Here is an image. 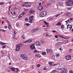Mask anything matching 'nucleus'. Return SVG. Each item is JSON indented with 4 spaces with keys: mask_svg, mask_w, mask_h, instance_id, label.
Segmentation results:
<instances>
[{
    "mask_svg": "<svg viewBox=\"0 0 73 73\" xmlns=\"http://www.w3.org/2000/svg\"><path fill=\"white\" fill-rule=\"evenodd\" d=\"M52 73H56V72H57V71H56V70H54L52 71Z\"/></svg>",
    "mask_w": 73,
    "mask_h": 73,
    "instance_id": "412c9836",
    "label": "nucleus"
},
{
    "mask_svg": "<svg viewBox=\"0 0 73 73\" xmlns=\"http://www.w3.org/2000/svg\"><path fill=\"white\" fill-rule=\"evenodd\" d=\"M33 15L29 17V20H33Z\"/></svg>",
    "mask_w": 73,
    "mask_h": 73,
    "instance_id": "ddd939ff",
    "label": "nucleus"
},
{
    "mask_svg": "<svg viewBox=\"0 0 73 73\" xmlns=\"http://www.w3.org/2000/svg\"><path fill=\"white\" fill-rule=\"evenodd\" d=\"M58 36L59 37H60L61 38H64V39H65V38L64 37V36H62L60 35H58Z\"/></svg>",
    "mask_w": 73,
    "mask_h": 73,
    "instance_id": "f3484780",
    "label": "nucleus"
},
{
    "mask_svg": "<svg viewBox=\"0 0 73 73\" xmlns=\"http://www.w3.org/2000/svg\"><path fill=\"white\" fill-rule=\"evenodd\" d=\"M60 56V54H57L56 55V57H58V56Z\"/></svg>",
    "mask_w": 73,
    "mask_h": 73,
    "instance_id": "8fccbe9b",
    "label": "nucleus"
},
{
    "mask_svg": "<svg viewBox=\"0 0 73 73\" xmlns=\"http://www.w3.org/2000/svg\"><path fill=\"white\" fill-rule=\"evenodd\" d=\"M43 7L42 6H40L38 7V9L39 11H41L42 9H43Z\"/></svg>",
    "mask_w": 73,
    "mask_h": 73,
    "instance_id": "6e6552de",
    "label": "nucleus"
},
{
    "mask_svg": "<svg viewBox=\"0 0 73 73\" xmlns=\"http://www.w3.org/2000/svg\"><path fill=\"white\" fill-rule=\"evenodd\" d=\"M61 23H60V22H59L58 24H57L56 25V26H57V25H59V26H60L61 25Z\"/></svg>",
    "mask_w": 73,
    "mask_h": 73,
    "instance_id": "2f4dec72",
    "label": "nucleus"
},
{
    "mask_svg": "<svg viewBox=\"0 0 73 73\" xmlns=\"http://www.w3.org/2000/svg\"><path fill=\"white\" fill-rule=\"evenodd\" d=\"M48 64L50 65V66H53V64H52V62H49Z\"/></svg>",
    "mask_w": 73,
    "mask_h": 73,
    "instance_id": "6ab92c4d",
    "label": "nucleus"
},
{
    "mask_svg": "<svg viewBox=\"0 0 73 73\" xmlns=\"http://www.w3.org/2000/svg\"><path fill=\"white\" fill-rule=\"evenodd\" d=\"M16 69L17 70H18V71H19V69L18 68H16Z\"/></svg>",
    "mask_w": 73,
    "mask_h": 73,
    "instance_id": "0e129e2a",
    "label": "nucleus"
},
{
    "mask_svg": "<svg viewBox=\"0 0 73 73\" xmlns=\"http://www.w3.org/2000/svg\"><path fill=\"white\" fill-rule=\"evenodd\" d=\"M70 73H73V72L72 70H70L69 71Z\"/></svg>",
    "mask_w": 73,
    "mask_h": 73,
    "instance_id": "09e8293b",
    "label": "nucleus"
},
{
    "mask_svg": "<svg viewBox=\"0 0 73 73\" xmlns=\"http://www.w3.org/2000/svg\"><path fill=\"white\" fill-rule=\"evenodd\" d=\"M25 25H27V26H29V23H26Z\"/></svg>",
    "mask_w": 73,
    "mask_h": 73,
    "instance_id": "49530a36",
    "label": "nucleus"
},
{
    "mask_svg": "<svg viewBox=\"0 0 73 73\" xmlns=\"http://www.w3.org/2000/svg\"><path fill=\"white\" fill-rule=\"evenodd\" d=\"M67 4L68 6H71L73 5V0H68L67 2Z\"/></svg>",
    "mask_w": 73,
    "mask_h": 73,
    "instance_id": "f03ea898",
    "label": "nucleus"
},
{
    "mask_svg": "<svg viewBox=\"0 0 73 73\" xmlns=\"http://www.w3.org/2000/svg\"><path fill=\"white\" fill-rule=\"evenodd\" d=\"M31 7V5H27L26 6V8H29V7Z\"/></svg>",
    "mask_w": 73,
    "mask_h": 73,
    "instance_id": "c9c22d12",
    "label": "nucleus"
},
{
    "mask_svg": "<svg viewBox=\"0 0 73 73\" xmlns=\"http://www.w3.org/2000/svg\"><path fill=\"white\" fill-rule=\"evenodd\" d=\"M68 41L67 40L65 42V43H66V44H67V43H68Z\"/></svg>",
    "mask_w": 73,
    "mask_h": 73,
    "instance_id": "680f3d73",
    "label": "nucleus"
},
{
    "mask_svg": "<svg viewBox=\"0 0 73 73\" xmlns=\"http://www.w3.org/2000/svg\"><path fill=\"white\" fill-rule=\"evenodd\" d=\"M16 51H19L20 49V47L19 44H17L16 45Z\"/></svg>",
    "mask_w": 73,
    "mask_h": 73,
    "instance_id": "423d86ee",
    "label": "nucleus"
},
{
    "mask_svg": "<svg viewBox=\"0 0 73 73\" xmlns=\"http://www.w3.org/2000/svg\"><path fill=\"white\" fill-rule=\"evenodd\" d=\"M15 69H16V68H10V69H11V70H12V71H15Z\"/></svg>",
    "mask_w": 73,
    "mask_h": 73,
    "instance_id": "aec40b11",
    "label": "nucleus"
},
{
    "mask_svg": "<svg viewBox=\"0 0 73 73\" xmlns=\"http://www.w3.org/2000/svg\"><path fill=\"white\" fill-rule=\"evenodd\" d=\"M55 38H58V36H57V35H55Z\"/></svg>",
    "mask_w": 73,
    "mask_h": 73,
    "instance_id": "3c124183",
    "label": "nucleus"
},
{
    "mask_svg": "<svg viewBox=\"0 0 73 73\" xmlns=\"http://www.w3.org/2000/svg\"><path fill=\"white\" fill-rule=\"evenodd\" d=\"M67 29H68V28H70V30L71 28H72V26L70 25H67Z\"/></svg>",
    "mask_w": 73,
    "mask_h": 73,
    "instance_id": "9d476101",
    "label": "nucleus"
},
{
    "mask_svg": "<svg viewBox=\"0 0 73 73\" xmlns=\"http://www.w3.org/2000/svg\"><path fill=\"white\" fill-rule=\"evenodd\" d=\"M19 46H20V47H21V46H22V44H20L19 45Z\"/></svg>",
    "mask_w": 73,
    "mask_h": 73,
    "instance_id": "13d9d810",
    "label": "nucleus"
},
{
    "mask_svg": "<svg viewBox=\"0 0 73 73\" xmlns=\"http://www.w3.org/2000/svg\"><path fill=\"white\" fill-rule=\"evenodd\" d=\"M61 72L62 73H67L68 70L66 68H63Z\"/></svg>",
    "mask_w": 73,
    "mask_h": 73,
    "instance_id": "20e7f679",
    "label": "nucleus"
},
{
    "mask_svg": "<svg viewBox=\"0 0 73 73\" xmlns=\"http://www.w3.org/2000/svg\"><path fill=\"white\" fill-rule=\"evenodd\" d=\"M37 66L38 67H40V65L39 64H38L37 65Z\"/></svg>",
    "mask_w": 73,
    "mask_h": 73,
    "instance_id": "864d4df0",
    "label": "nucleus"
},
{
    "mask_svg": "<svg viewBox=\"0 0 73 73\" xmlns=\"http://www.w3.org/2000/svg\"><path fill=\"white\" fill-rule=\"evenodd\" d=\"M51 58L52 59V60H54V59L55 58V56H54V55H53L51 57Z\"/></svg>",
    "mask_w": 73,
    "mask_h": 73,
    "instance_id": "7c9ffc66",
    "label": "nucleus"
},
{
    "mask_svg": "<svg viewBox=\"0 0 73 73\" xmlns=\"http://www.w3.org/2000/svg\"><path fill=\"white\" fill-rule=\"evenodd\" d=\"M39 29L38 28H37V29H34L32 31V32H36V31H38Z\"/></svg>",
    "mask_w": 73,
    "mask_h": 73,
    "instance_id": "9b49d317",
    "label": "nucleus"
},
{
    "mask_svg": "<svg viewBox=\"0 0 73 73\" xmlns=\"http://www.w3.org/2000/svg\"><path fill=\"white\" fill-rule=\"evenodd\" d=\"M25 21H28V19L27 18H26L25 19Z\"/></svg>",
    "mask_w": 73,
    "mask_h": 73,
    "instance_id": "de8ad7c7",
    "label": "nucleus"
},
{
    "mask_svg": "<svg viewBox=\"0 0 73 73\" xmlns=\"http://www.w3.org/2000/svg\"><path fill=\"white\" fill-rule=\"evenodd\" d=\"M46 51H47V53L48 54V53H49V52H50V50L48 49H47L46 50Z\"/></svg>",
    "mask_w": 73,
    "mask_h": 73,
    "instance_id": "c85d7f7f",
    "label": "nucleus"
},
{
    "mask_svg": "<svg viewBox=\"0 0 73 73\" xmlns=\"http://www.w3.org/2000/svg\"><path fill=\"white\" fill-rule=\"evenodd\" d=\"M44 24H45V25H48V23H47V22H46V21H44Z\"/></svg>",
    "mask_w": 73,
    "mask_h": 73,
    "instance_id": "72a5a7b5",
    "label": "nucleus"
},
{
    "mask_svg": "<svg viewBox=\"0 0 73 73\" xmlns=\"http://www.w3.org/2000/svg\"><path fill=\"white\" fill-rule=\"evenodd\" d=\"M50 52L51 54H52L53 53V51L52 50H50Z\"/></svg>",
    "mask_w": 73,
    "mask_h": 73,
    "instance_id": "e433bc0d",
    "label": "nucleus"
},
{
    "mask_svg": "<svg viewBox=\"0 0 73 73\" xmlns=\"http://www.w3.org/2000/svg\"><path fill=\"white\" fill-rule=\"evenodd\" d=\"M30 49H31V50H33V49H35V44H33L31 45L30 46Z\"/></svg>",
    "mask_w": 73,
    "mask_h": 73,
    "instance_id": "0eeeda50",
    "label": "nucleus"
},
{
    "mask_svg": "<svg viewBox=\"0 0 73 73\" xmlns=\"http://www.w3.org/2000/svg\"><path fill=\"white\" fill-rule=\"evenodd\" d=\"M50 4H48L47 5V7H49V6H50Z\"/></svg>",
    "mask_w": 73,
    "mask_h": 73,
    "instance_id": "603ef678",
    "label": "nucleus"
},
{
    "mask_svg": "<svg viewBox=\"0 0 73 73\" xmlns=\"http://www.w3.org/2000/svg\"><path fill=\"white\" fill-rule=\"evenodd\" d=\"M73 50V49H70V52H72V50Z\"/></svg>",
    "mask_w": 73,
    "mask_h": 73,
    "instance_id": "e2e57ef3",
    "label": "nucleus"
},
{
    "mask_svg": "<svg viewBox=\"0 0 73 73\" xmlns=\"http://www.w3.org/2000/svg\"><path fill=\"white\" fill-rule=\"evenodd\" d=\"M73 19V18H70V20L71 21H72V20Z\"/></svg>",
    "mask_w": 73,
    "mask_h": 73,
    "instance_id": "774afa93",
    "label": "nucleus"
},
{
    "mask_svg": "<svg viewBox=\"0 0 73 73\" xmlns=\"http://www.w3.org/2000/svg\"><path fill=\"white\" fill-rule=\"evenodd\" d=\"M22 15H25V12H24V11H23L22 12V13L21 14Z\"/></svg>",
    "mask_w": 73,
    "mask_h": 73,
    "instance_id": "58836bf2",
    "label": "nucleus"
},
{
    "mask_svg": "<svg viewBox=\"0 0 73 73\" xmlns=\"http://www.w3.org/2000/svg\"><path fill=\"white\" fill-rule=\"evenodd\" d=\"M60 15H61L60 14H57L56 15V17H58V16H60Z\"/></svg>",
    "mask_w": 73,
    "mask_h": 73,
    "instance_id": "c03bdc74",
    "label": "nucleus"
},
{
    "mask_svg": "<svg viewBox=\"0 0 73 73\" xmlns=\"http://www.w3.org/2000/svg\"><path fill=\"white\" fill-rule=\"evenodd\" d=\"M35 12V11L34 10H30V11L29 12V13H30V14H32Z\"/></svg>",
    "mask_w": 73,
    "mask_h": 73,
    "instance_id": "f8f14e48",
    "label": "nucleus"
},
{
    "mask_svg": "<svg viewBox=\"0 0 73 73\" xmlns=\"http://www.w3.org/2000/svg\"><path fill=\"white\" fill-rule=\"evenodd\" d=\"M6 21H7V23H9V24H10V23H9V21H8V20H6Z\"/></svg>",
    "mask_w": 73,
    "mask_h": 73,
    "instance_id": "6e6d98bb",
    "label": "nucleus"
},
{
    "mask_svg": "<svg viewBox=\"0 0 73 73\" xmlns=\"http://www.w3.org/2000/svg\"><path fill=\"white\" fill-rule=\"evenodd\" d=\"M58 4L59 5H60L61 6H62V2H59Z\"/></svg>",
    "mask_w": 73,
    "mask_h": 73,
    "instance_id": "5701e85b",
    "label": "nucleus"
},
{
    "mask_svg": "<svg viewBox=\"0 0 73 73\" xmlns=\"http://www.w3.org/2000/svg\"><path fill=\"white\" fill-rule=\"evenodd\" d=\"M47 12L45 11H42L40 15V17H45L46 15Z\"/></svg>",
    "mask_w": 73,
    "mask_h": 73,
    "instance_id": "f257e3e1",
    "label": "nucleus"
},
{
    "mask_svg": "<svg viewBox=\"0 0 73 73\" xmlns=\"http://www.w3.org/2000/svg\"><path fill=\"white\" fill-rule=\"evenodd\" d=\"M35 57H40L38 54H36L35 55Z\"/></svg>",
    "mask_w": 73,
    "mask_h": 73,
    "instance_id": "f704fd0d",
    "label": "nucleus"
},
{
    "mask_svg": "<svg viewBox=\"0 0 73 73\" xmlns=\"http://www.w3.org/2000/svg\"><path fill=\"white\" fill-rule=\"evenodd\" d=\"M36 46H41V43L40 42L38 41L36 42Z\"/></svg>",
    "mask_w": 73,
    "mask_h": 73,
    "instance_id": "1a4fd4ad",
    "label": "nucleus"
},
{
    "mask_svg": "<svg viewBox=\"0 0 73 73\" xmlns=\"http://www.w3.org/2000/svg\"><path fill=\"white\" fill-rule=\"evenodd\" d=\"M72 8V7H68V9H69L70 10V9H71Z\"/></svg>",
    "mask_w": 73,
    "mask_h": 73,
    "instance_id": "bf43d9fd",
    "label": "nucleus"
},
{
    "mask_svg": "<svg viewBox=\"0 0 73 73\" xmlns=\"http://www.w3.org/2000/svg\"><path fill=\"white\" fill-rule=\"evenodd\" d=\"M24 11H28V9H26V8H25L24 9Z\"/></svg>",
    "mask_w": 73,
    "mask_h": 73,
    "instance_id": "4c0bfd02",
    "label": "nucleus"
},
{
    "mask_svg": "<svg viewBox=\"0 0 73 73\" xmlns=\"http://www.w3.org/2000/svg\"><path fill=\"white\" fill-rule=\"evenodd\" d=\"M3 4H4V2L0 3V5H3Z\"/></svg>",
    "mask_w": 73,
    "mask_h": 73,
    "instance_id": "79ce46f5",
    "label": "nucleus"
},
{
    "mask_svg": "<svg viewBox=\"0 0 73 73\" xmlns=\"http://www.w3.org/2000/svg\"><path fill=\"white\" fill-rule=\"evenodd\" d=\"M27 42H32V40H27Z\"/></svg>",
    "mask_w": 73,
    "mask_h": 73,
    "instance_id": "c756f323",
    "label": "nucleus"
},
{
    "mask_svg": "<svg viewBox=\"0 0 73 73\" xmlns=\"http://www.w3.org/2000/svg\"><path fill=\"white\" fill-rule=\"evenodd\" d=\"M40 42L42 44H44V43H45V41L42 40H40Z\"/></svg>",
    "mask_w": 73,
    "mask_h": 73,
    "instance_id": "4be33fe9",
    "label": "nucleus"
},
{
    "mask_svg": "<svg viewBox=\"0 0 73 73\" xmlns=\"http://www.w3.org/2000/svg\"><path fill=\"white\" fill-rule=\"evenodd\" d=\"M21 57L22 59H23L24 60H27V59H28V57H27V56L25 54H21Z\"/></svg>",
    "mask_w": 73,
    "mask_h": 73,
    "instance_id": "7ed1b4c3",
    "label": "nucleus"
},
{
    "mask_svg": "<svg viewBox=\"0 0 73 73\" xmlns=\"http://www.w3.org/2000/svg\"><path fill=\"white\" fill-rule=\"evenodd\" d=\"M1 44H2V45H5V44H6V43L3 42H1Z\"/></svg>",
    "mask_w": 73,
    "mask_h": 73,
    "instance_id": "ea45409f",
    "label": "nucleus"
},
{
    "mask_svg": "<svg viewBox=\"0 0 73 73\" xmlns=\"http://www.w3.org/2000/svg\"><path fill=\"white\" fill-rule=\"evenodd\" d=\"M24 42V44H26L27 42H27V40H26L25 42Z\"/></svg>",
    "mask_w": 73,
    "mask_h": 73,
    "instance_id": "052dcab7",
    "label": "nucleus"
},
{
    "mask_svg": "<svg viewBox=\"0 0 73 73\" xmlns=\"http://www.w3.org/2000/svg\"><path fill=\"white\" fill-rule=\"evenodd\" d=\"M23 16V15L22 14L20 15L19 17V18H21V17H22Z\"/></svg>",
    "mask_w": 73,
    "mask_h": 73,
    "instance_id": "473e14b6",
    "label": "nucleus"
},
{
    "mask_svg": "<svg viewBox=\"0 0 73 73\" xmlns=\"http://www.w3.org/2000/svg\"><path fill=\"white\" fill-rule=\"evenodd\" d=\"M61 28L62 29H64V25H61Z\"/></svg>",
    "mask_w": 73,
    "mask_h": 73,
    "instance_id": "bb28decb",
    "label": "nucleus"
},
{
    "mask_svg": "<svg viewBox=\"0 0 73 73\" xmlns=\"http://www.w3.org/2000/svg\"><path fill=\"white\" fill-rule=\"evenodd\" d=\"M56 46H58V47L59 46V45H60V42H57V43H56Z\"/></svg>",
    "mask_w": 73,
    "mask_h": 73,
    "instance_id": "2eb2a0df",
    "label": "nucleus"
},
{
    "mask_svg": "<svg viewBox=\"0 0 73 73\" xmlns=\"http://www.w3.org/2000/svg\"><path fill=\"white\" fill-rule=\"evenodd\" d=\"M47 69L46 68H43V70H47Z\"/></svg>",
    "mask_w": 73,
    "mask_h": 73,
    "instance_id": "5fc2aeb1",
    "label": "nucleus"
},
{
    "mask_svg": "<svg viewBox=\"0 0 73 73\" xmlns=\"http://www.w3.org/2000/svg\"><path fill=\"white\" fill-rule=\"evenodd\" d=\"M34 52H36V53H39V51L37 50H34Z\"/></svg>",
    "mask_w": 73,
    "mask_h": 73,
    "instance_id": "a878e982",
    "label": "nucleus"
},
{
    "mask_svg": "<svg viewBox=\"0 0 73 73\" xmlns=\"http://www.w3.org/2000/svg\"><path fill=\"white\" fill-rule=\"evenodd\" d=\"M15 73H18V72H19V71L17 70V71H15Z\"/></svg>",
    "mask_w": 73,
    "mask_h": 73,
    "instance_id": "69168bd1",
    "label": "nucleus"
},
{
    "mask_svg": "<svg viewBox=\"0 0 73 73\" xmlns=\"http://www.w3.org/2000/svg\"><path fill=\"white\" fill-rule=\"evenodd\" d=\"M32 21H33V20H30V21H29V22L30 23H32Z\"/></svg>",
    "mask_w": 73,
    "mask_h": 73,
    "instance_id": "a18cd8bd",
    "label": "nucleus"
},
{
    "mask_svg": "<svg viewBox=\"0 0 73 73\" xmlns=\"http://www.w3.org/2000/svg\"><path fill=\"white\" fill-rule=\"evenodd\" d=\"M16 27L19 28V27L20 26H19V23H17L16 24Z\"/></svg>",
    "mask_w": 73,
    "mask_h": 73,
    "instance_id": "b1692460",
    "label": "nucleus"
},
{
    "mask_svg": "<svg viewBox=\"0 0 73 73\" xmlns=\"http://www.w3.org/2000/svg\"><path fill=\"white\" fill-rule=\"evenodd\" d=\"M7 28H8V26H5L4 27V28H5V29H6Z\"/></svg>",
    "mask_w": 73,
    "mask_h": 73,
    "instance_id": "4d7b16f0",
    "label": "nucleus"
},
{
    "mask_svg": "<svg viewBox=\"0 0 73 73\" xmlns=\"http://www.w3.org/2000/svg\"><path fill=\"white\" fill-rule=\"evenodd\" d=\"M28 3H29V2H26L25 3V4H28Z\"/></svg>",
    "mask_w": 73,
    "mask_h": 73,
    "instance_id": "338daca9",
    "label": "nucleus"
},
{
    "mask_svg": "<svg viewBox=\"0 0 73 73\" xmlns=\"http://www.w3.org/2000/svg\"><path fill=\"white\" fill-rule=\"evenodd\" d=\"M8 28L9 29H12V26H11V24H8Z\"/></svg>",
    "mask_w": 73,
    "mask_h": 73,
    "instance_id": "4468645a",
    "label": "nucleus"
},
{
    "mask_svg": "<svg viewBox=\"0 0 73 73\" xmlns=\"http://www.w3.org/2000/svg\"><path fill=\"white\" fill-rule=\"evenodd\" d=\"M5 47H6V45H5L2 46V48H5Z\"/></svg>",
    "mask_w": 73,
    "mask_h": 73,
    "instance_id": "a19ab883",
    "label": "nucleus"
},
{
    "mask_svg": "<svg viewBox=\"0 0 73 73\" xmlns=\"http://www.w3.org/2000/svg\"><path fill=\"white\" fill-rule=\"evenodd\" d=\"M60 45H62V44H64V42H59Z\"/></svg>",
    "mask_w": 73,
    "mask_h": 73,
    "instance_id": "cd10ccee",
    "label": "nucleus"
},
{
    "mask_svg": "<svg viewBox=\"0 0 73 73\" xmlns=\"http://www.w3.org/2000/svg\"><path fill=\"white\" fill-rule=\"evenodd\" d=\"M71 58H72V56L70 55H66V59L67 60H71Z\"/></svg>",
    "mask_w": 73,
    "mask_h": 73,
    "instance_id": "39448f33",
    "label": "nucleus"
},
{
    "mask_svg": "<svg viewBox=\"0 0 73 73\" xmlns=\"http://www.w3.org/2000/svg\"><path fill=\"white\" fill-rule=\"evenodd\" d=\"M60 65V63H58L56 64H53V67H54V66H57V65Z\"/></svg>",
    "mask_w": 73,
    "mask_h": 73,
    "instance_id": "dca6fc26",
    "label": "nucleus"
},
{
    "mask_svg": "<svg viewBox=\"0 0 73 73\" xmlns=\"http://www.w3.org/2000/svg\"><path fill=\"white\" fill-rule=\"evenodd\" d=\"M42 55H45L46 54V52H43L42 53Z\"/></svg>",
    "mask_w": 73,
    "mask_h": 73,
    "instance_id": "37998d69",
    "label": "nucleus"
},
{
    "mask_svg": "<svg viewBox=\"0 0 73 73\" xmlns=\"http://www.w3.org/2000/svg\"><path fill=\"white\" fill-rule=\"evenodd\" d=\"M22 38L23 40L25 39V36L24 35H23V36H22Z\"/></svg>",
    "mask_w": 73,
    "mask_h": 73,
    "instance_id": "393cba45",
    "label": "nucleus"
},
{
    "mask_svg": "<svg viewBox=\"0 0 73 73\" xmlns=\"http://www.w3.org/2000/svg\"><path fill=\"white\" fill-rule=\"evenodd\" d=\"M70 12H67L66 13V16L68 17V16H69V14H70Z\"/></svg>",
    "mask_w": 73,
    "mask_h": 73,
    "instance_id": "a211bd4d",
    "label": "nucleus"
}]
</instances>
